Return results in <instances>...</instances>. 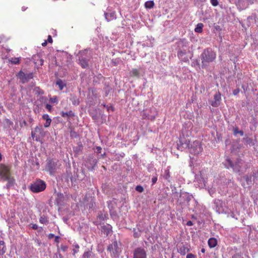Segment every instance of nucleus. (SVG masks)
<instances>
[{"label":"nucleus","instance_id":"9b49d317","mask_svg":"<svg viewBox=\"0 0 258 258\" xmlns=\"http://www.w3.org/2000/svg\"><path fill=\"white\" fill-rule=\"evenodd\" d=\"M17 76L22 83L25 84L33 78V74L32 73L25 74L23 71H20L17 74Z\"/></svg>","mask_w":258,"mask_h":258},{"label":"nucleus","instance_id":"393cba45","mask_svg":"<svg viewBox=\"0 0 258 258\" xmlns=\"http://www.w3.org/2000/svg\"><path fill=\"white\" fill-rule=\"evenodd\" d=\"M82 258H95V255L91 251L88 250L84 253Z\"/></svg>","mask_w":258,"mask_h":258},{"label":"nucleus","instance_id":"8fccbe9b","mask_svg":"<svg viewBox=\"0 0 258 258\" xmlns=\"http://www.w3.org/2000/svg\"><path fill=\"white\" fill-rule=\"evenodd\" d=\"M30 225L31 228H32L34 230H36L38 228V225L36 224H31Z\"/></svg>","mask_w":258,"mask_h":258},{"label":"nucleus","instance_id":"a18cd8bd","mask_svg":"<svg viewBox=\"0 0 258 258\" xmlns=\"http://www.w3.org/2000/svg\"><path fill=\"white\" fill-rule=\"evenodd\" d=\"M186 258H196V256L191 253H188Z\"/></svg>","mask_w":258,"mask_h":258},{"label":"nucleus","instance_id":"0eeeda50","mask_svg":"<svg viewBox=\"0 0 258 258\" xmlns=\"http://www.w3.org/2000/svg\"><path fill=\"white\" fill-rule=\"evenodd\" d=\"M244 161L240 159H237L235 163H233L229 159H227L224 163L227 168H232L233 171L235 172H241L242 171V166Z\"/></svg>","mask_w":258,"mask_h":258},{"label":"nucleus","instance_id":"f704fd0d","mask_svg":"<svg viewBox=\"0 0 258 258\" xmlns=\"http://www.w3.org/2000/svg\"><path fill=\"white\" fill-rule=\"evenodd\" d=\"M250 167V165L249 163L244 162V164L242 166V173L244 172L248 168H249Z\"/></svg>","mask_w":258,"mask_h":258},{"label":"nucleus","instance_id":"20e7f679","mask_svg":"<svg viewBox=\"0 0 258 258\" xmlns=\"http://www.w3.org/2000/svg\"><path fill=\"white\" fill-rule=\"evenodd\" d=\"M79 53V63L83 68H87L89 66V62L92 56V51L90 49H86L80 51Z\"/></svg>","mask_w":258,"mask_h":258},{"label":"nucleus","instance_id":"052dcab7","mask_svg":"<svg viewBox=\"0 0 258 258\" xmlns=\"http://www.w3.org/2000/svg\"><path fill=\"white\" fill-rule=\"evenodd\" d=\"M6 122L7 123H9V124H13V122H12L10 120H9V119H6Z\"/></svg>","mask_w":258,"mask_h":258},{"label":"nucleus","instance_id":"0e129e2a","mask_svg":"<svg viewBox=\"0 0 258 258\" xmlns=\"http://www.w3.org/2000/svg\"><path fill=\"white\" fill-rule=\"evenodd\" d=\"M47 44V41L45 40L44 42H43L42 43V45L43 46H46Z\"/></svg>","mask_w":258,"mask_h":258},{"label":"nucleus","instance_id":"4468645a","mask_svg":"<svg viewBox=\"0 0 258 258\" xmlns=\"http://www.w3.org/2000/svg\"><path fill=\"white\" fill-rule=\"evenodd\" d=\"M57 160L56 159H49L47 162L46 167L50 173H54L57 168Z\"/></svg>","mask_w":258,"mask_h":258},{"label":"nucleus","instance_id":"774afa93","mask_svg":"<svg viewBox=\"0 0 258 258\" xmlns=\"http://www.w3.org/2000/svg\"><path fill=\"white\" fill-rule=\"evenodd\" d=\"M26 9H27V8H25V7H23L22 8V10L23 11H25Z\"/></svg>","mask_w":258,"mask_h":258},{"label":"nucleus","instance_id":"ea45409f","mask_svg":"<svg viewBox=\"0 0 258 258\" xmlns=\"http://www.w3.org/2000/svg\"><path fill=\"white\" fill-rule=\"evenodd\" d=\"M136 190L139 192H142L144 191V188L141 185H137L136 187Z\"/></svg>","mask_w":258,"mask_h":258},{"label":"nucleus","instance_id":"79ce46f5","mask_svg":"<svg viewBox=\"0 0 258 258\" xmlns=\"http://www.w3.org/2000/svg\"><path fill=\"white\" fill-rule=\"evenodd\" d=\"M251 177L246 176H245V180L248 184H250L251 183Z\"/></svg>","mask_w":258,"mask_h":258},{"label":"nucleus","instance_id":"de8ad7c7","mask_svg":"<svg viewBox=\"0 0 258 258\" xmlns=\"http://www.w3.org/2000/svg\"><path fill=\"white\" fill-rule=\"evenodd\" d=\"M239 91L240 89L239 88H236L233 91V94L234 95H236L239 93Z\"/></svg>","mask_w":258,"mask_h":258},{"label":"nucleus","instance_id":"2eb2a0df","mask_svg":"<svg viewBox=\"0 0 258 258\" xmlns=\"http://www.w3.org/2000/svg\"><path fill=\"white\" fill-rule=\"evenodd\" d=\"M255 0H237V5L242 10L246 9L249 5L254 3Z\"/></svg>","mask_w":258,"mask_h":258},{"label":"nucleus","instance_id":"864d4df0","mask_svg":"<svg viewBox=\"0 0 258 258\" xmlns=\"http://www.w3.org/2000/svg\"><path fill=\"white\" fill-rule=\"evenodd\" d=\"M47 41L49 43L52 42V39L50 35H48Z\"/></svg>","mask_w":258,"mask_h":258},{"label":"nucleus","instance_id":"a211bd4d","mask_svg":"<svg viewBox=\"0 0 258 258\" xmlns=\"http://www.w3.org/2000/svg\"><path fill=\"white\" fill-rule=\"evenodd\" d=\"M105 19L107 21H110L116 18L114 12H106L104 13Z\"/></svg>","mask_w":258,"mask_h":258},{"label":"nucleus","instance_id":"bf43d9fd","mask_svg":"<svg viewBox=\"0 0 258 258\" xmlns=\"http://www.w3.org/2000/svg\"><path fill=\"white\" fill-rule=\"evenodd\" d=\"M193 225V223L192 221H187V222L186 223V225L187 226H192Z\"/></svg>","mask_w":258,"mask_h":258},{"label":"nucleus","instance_id":"c9c22d12","mask_svg":"<svg viewBox=\"0 0 258 258\" xmlns=\"http://www.w3.org/2000/svg\"><path fill=\"white\" fill-rule=\"evenodd\" d=\"M50 102L51 103L57 104L58 103V99H57V96H54L50 98Z\"/></svg>","mask_w":258,"mask_h":258},{"label":"nucleus","instance_id":"4c0bfd02","mask_svg":"<svg viewBox=\"0 0 258 258\" xmlns=\"http://www.w3.org/2000/svg\"><path fill=\"white\" fill-rule=\"evenodd\" d=\"M131 74L133 76H139V72L137 69H133L131 72Z\"/></svg>","mask_w":258,"mask_h":258},{"label":"nucleus","instance_id":"4be33fe9","mask_svg":"<svg viewBox=\"0 0 258 258\" xmlns=\"http://www.w3.org/2000/svg\"><path fill=\"white\" fill-rule=\"evenodd\" d=\"M70 100L72 104L75 106H77L80 103L79 99L75 95H71Z\"/></svg>","mask_w":258,"mask_h":258},{"label":"nucleus","instance_id":"e433bc0d","mask_svg":"<svg viewBox=\"0 0 258 258\" xmlns=\"http://www.w3.org/2000/svg\"><path fill=\"white\" fill-rule=\"evenodd\" d=\"M102 105L105 107L108 112H110V111H113L114 110L113 107L112 106H108L105 104H102Z\"/></svg>","mask_w":258,"mask_h":258},{"label":"nucleus","instance_id":"dca6fc26","mask_svg":"<svg viewBox=\"0 0 258 258\" xmlns=\"http://www.w3.org/2000/svg\"><path fill=\"white\" fill-rule=\"evenodd\" d=\"M214 101H212L211 104L213 107H217L220 105L221 100V94L219 92L216 93L214 97Z\"/></svg>","mask_w":258,"mask_h":258},{"label":"nucleus","instance_id":"a878e982","mask_svg":"<svg viewBox=\"0 0 258 258\" xmlns=\"http://www.w3.org/2000/svg\"><path fill=\"white\" fill-rule=\"evenodd\" d=\"M6 251L5 242L3 240L0 241V255H3Z\"/></svg>","mask_w":258,"mask_h":258},{"label":"nucleus","instance_id":"e2e57ef3","mask_svg":"<svg viewBox=\"0 0 258 258\" xmlns=\"http://www.w3.org/2000/svg\"><path fill=\"white\" fill-rule=\"evenodd\" d=\"M196 65H199L198 61H197L196 62H192V64H191L192 66H195Z\"/></svg>","mask_w":258,"mask_h":258},{"label":"nucleus","instance_id":"c85d7f7f","mask_svg":"<svg viewBox=\"0 0 258 258\" xmlns=\"http://www.w3.org/2000/svg\"><path fill=\"white\" fill-rule=\"evenodd\" d=\"M189 251V248H188L187 247L185 246L184 245L181 246L179 248V252L182 255H185Z\"/></svg>","mask_w":258,"mask_h":258},{"label":"nucleus","instance_id":"7c9ffc66","mask_svg":"<svg viewBox=\"0 0 258 258\" xmlns=\"http://www.w3.org/2000/svg\"><path fill=\"white\" fill-rule=\"evenodd\" d=\"M204 25L203 23H198L195 29V31L197 33H201L203 31Z\"/></svg>","mask_w":258,"mask_h":258},{"label":"nucleus","instance_id":"3c124183","mask_svg":"<svg viewBox=\"0 0 258 258\" xmlns=\"http://www.w3.org/2000/svg\"><path fill=\"white\" fill-rule=\"evenodd\" d=\"M157 181V177L155 176L152 178V184H154Z\"/></svg>","mask_w":258,"mask_h":258},{"label":"nucleus","instance_id":"f8f14e48","mask_svg":"<svg viewBox=\"0 0 258 258\" xmlns=\"http://www.w3.org/2000/svg\"><path fill=\"white\" fill-rule=\"evenodd\" d=\"M214 204L216 211L218 213H223L226 212L225 209V203L219 199H216L214 202Z\"/></svg>","mask_w":258,"mask_h":258},{"label":"nucleus","instance_id":"5701e85b","mask_svg":"<svg viewBox=\"0 0 258 258\" xmlns=\"http://www.w3.org/2000/svg\"><path fill=\"white\" fill-rule=\"evenodd\" d=\"M108 215L106 213L100 212L97 216V219L99 220L100 223L104 221L107 218Z\"/></svg>","mask_w":258,"mask_h":258},{"label":"nucleus","instance_id":"473e14b6","mask_svg":"<svg viewBox=\"0 0 258 258\" xmlns=\"http://www.w3.org/2000/svg\"><path fill=\"white\" fill-rule=\"evenodd\" d=\"M234 135L236 136L237 134H239L241 137L243 136L244 134L242 131L239 130L238 127H235L233 130Z\"/></svg>","mask_w":258,"mask_h":258},{"label":"nucleus","instance_id":"13d9d810","mask_svg":"<svg viewBox=\"0 0 258 258\" xmlns=\"http://www.w3.org/2000/svg\"><path fill=\"white\" fill-rule=\"evenodd\" d=\"M54 237H55V236L52 233H50L48 235V237L49 239H51V238H53Z\"/></svg>","mask_w":258,"mask_h":258},{"label":"nucleus","instance_id":"37998d69","mask_svg":"<svg viewBox=\"0 0 258 258\" xmlns=\"http://www.w3.org/2000/svg\"><path fill=\"white\" fill-rule=\"evenodd\" d=\"M75 246V248L73 249L74 254L78 252V249L79 248V246L78 244H76Z\"/></svg>","mask_w":258,"mask_h":258},{"label":"nucleus","instance_id":"338daca9","mask_svg":"<svg viewBox=\"0 0 258 258\" xmlns=\"http://www.w3.org/2000/svg\"><path fill=\"white\" fill-rule=\"evenodd\" d=\"M43 63V60L42 59H41L40 60V65L42 66Z\"/></svg>","mask_w":258,"mask_h":258},{"label":"nucleus","instance_id":"f03ea898","mask_svg":"<svg viewBox=\"0 0 258 258\" xmlns=\"http://www.w3.org/2000/svg\"><path fill=\"white\" fill-rule=\"evenodd\" d=\"M216 57V53L211 48H208L205 49L201 55L202 59V67L206 68L209 64L213 62Z\"/></svg>","mask_w":258,"mask_h":258},{"label":"nucleus","instance_id":"423d86ee","mask_svg":"<svg viewBox=\"0 0 258 258\" xmlns=\"http://www.w3.org/2000/svg\"><path fill=\"white\" fill-rule=\"evenodd\" d=\"M121 244L117 241L116 239L113 240L112 243L107 246V250L110 253L112 257L117 258L121 252Z\"/></svg>","mask_w":258,"mask_h":258},{"label":"nucleus","instance_id":"c03bdc74","mask_svg":"<svg viewBox=\"0 0 258 258\" xmlns=\"http://www.w3.org/2000/svg\"><path fill=\"white\" fill-rule=\"evenodd\" d=\"M35 90H36V91L37 92V93L39 94H44V91L42 90H41L39 87L36 88Z\"/></svg>","mask_w":258,"mask_h":258},{"label":"nucleus","instance_id":"bb28decb","mask_svg":"<svg viewBox=\"0 0 258 258\" xmlns=\"http://www.w3.org/2000/svg\"><path fill=\"white\" fill-rule=\"evenodd\" d=\"M56 85L58 86L60 90H62L63 89V88L66 86V84L61 79H58L56 81Z\"/></svg>","mask_w":258,"mask_h":258},{"label":"nucleus","instance_id":"2f4dec72","mask_svg":"<svg viewBox=\"0 0 258 258\" xmlns=\"http://www.w3.org/2000/svg\"><path fill=\"white\" fill-rule=\"evenodd\" d=\"M154 6V3L153 1H148L146 2L145 4V8L147 9H151Z\"/></svg>","mask_w":258,"mask_h":258},{"label":"nucleus","instance_id":"6ab92c4d","mask_svg":"<svg viewBox=\"0 0 258 258\" xmlns=\"http://www.w3.org/2000/svg\"><path fill=\"white\" fill-rule=\"evenodd\" d=\"M42 118L45 120V122L44 124V127H49L51 122V119L49 117V115L47 114H45L43 115Z\"/></svg>","mask_w":258,"mask_h":258},{"label":"nucleus","instance_id":"49530a36","mask_svg":"<svg viewBox=\"0 0 258 258\" xmlns=\"http://www.w3.org/2000/svg\"><path fill=\"white\" fill-rule=\"evenodd\" d=\"M45 108L48 110V111H49V112H51V110H52V106L49 104H46V105H45Z\"/></svg>","mask_w":258,"mask_h":258},{"label":"nucleus","instance_id":"72a5a7b5","mask_svg":"<svg viewBox=\"0 0 258 258\" xmlns=\"http://www.w3.org/2000/svg\"><path fill=\"white\" fill-rule=\"evenodd\" d=\"M20 59V57H12L10 59V61L13 64H17L19 63Z\"/></svg>","mask_w":258,"mask_h":258},{"label":"nucleus","instance_id":"680f3d73","mask_svg":"<svg viewBox=\"0 0 258 258\" xmlns=\"http://www.w3.org/2000/svg\"><path fill=\"white\" fill-rule=\"evenodd\" d=\"M155 116H153V115L148 116V118L150 119L151 120H153L155 119Z\"/></svg>","mask_w":258,"mask_h":258},{"label":"nucleus","instance_id":"603ef678","mask_svg":"<svg viewBox=\"0 0 258 258\" xmlns=\"http://www.w3.org/2000/svg\"><path fill=\"white\" fill-rule=\"evenodd\" d=\"M140 235V233L139 232H134V236L135 237L137 238L139 237Z\"/></svg>","mask_w":258,"mask_h":258},{"label":"nucleus","instance_id":"ddd939ff","mask_svg":"<svg viewBox=\"0 0 258 258\" xmlns=\"http://www.w3.org/2000/svg\"><path fill=\"white\" fill-rule=\"evenodd\" d=\"M133 258H147V252L142 247H137L133 252Z\"/></svg>","mask_w":258,"mask_h":258},{"label":"nucleus","instance_id":"c756f323","mask_svg":"<svg viewBox=\"0 0 258 258\" xmlns=\"http://www.w3.org/2000/svg\"><path fill=\"white\" fill-rule=\"evenodd\" d=\"M39 222L41 224L47 225L49 223V220L45 216L42 215L39 218Z\"/></svg>","mask_w":258,"mask_h":258},{"label":"nucleus","instance_id":"09e8293b","mask_svg":"<svg viewBox=\"0 0 258 258\" xmlns=\"http://www.w3.org/2000/svg\"><path fill=\"white\" fill-rule=\"evenodd\" d=\"M68 246L66 245H61L60 246V249L63 251H66L68 249Z\"/></svg>","mask_w":258,"mask_h":258},{"label":"nucleus","instance_id":"69168bd1","mask_svg":"<svg viewBox=\"0 0 258 258\" xmlns=\"http://www.w3.org/2000/svg\"><path fill=\"white\" fill-rule=\"evenodd\" d=\"M37 134L35 133V130L33 132H32L31 135L33 138H34V136Z\"/></svg>","mask_w":258,"mask_h":258},{"label":"nucleus","instance_id":"a19ab883","mask_svg":"<svg viewBox=\"0 0 258 258\" xmlns=\"http://www.w3.org/2000/svg\"><path fill=\"white\" fill-rule=\"evenodd\" d=\"M211 4L214 7H216L218 5L219 2L218 0H210Z\"/></svg>","mask_w":258,"mask_h":258},{"label":"nucleus","instance_id":"4d7b16f0","mask_svg":"<svg viewBox=\"0 0 258 258\" xmlns=\"http://www.w3.org/2000/svg\"><path fill=\"white\" fill-rule=\"evenodd\" d=\"M59 239H60V237L59 236H55V239H54L55 242H56V243H58Z\"/></svg>","mask_w":258,"mask_h":258},{"label":"nucleus","instance_id":"6e6552de","mask_svg":"<svg viewBox=\"0 0 258 258\" xmlns=\"http://www.w3.org/2000/svg\"><path fill=\"white\" fill-rule=\"evenodd\" d=\"M182 134L183 137H180L179 139V143L177 144V149L181 151H186L189 152L190 145V141L188 139L184 137V131L182 130Z\"/></svg>","mask_w":258,"mask_h":258},{"label":"nucleus","instance_id":"58836bf2","mask_svg":"<svg viewBox=\"0 0 258 258\" xmlns=\"http://www.w3.org/2000/svg\"><path fill=\"white\" fill-rule=\"evenodd\" d=\"M39 100L41 103H46L47 102V98L45 96H40L39 98Z\"/></svg>","mask_w":258,"mask_h":258},{"label":"nucleus","instance_id":"1a4fd4ad","mask_svg":"<svg viewBox=\"0 0 258 258\" xmlns=\"http://www.w3.org/2000/svg\"><path fill=\"white\" fill-rule=\"evenodd\" d=\"M46 188L45 182L41 179H38L30 185V189L33 192L38 193L43 191Z\"/></svg>","mask_w":258,"mask_h":258},{"label":"nucleus","instance_id":"6e6d98bb","mask_svg":"<svg viewBox=\"0 0 258 258\" xmlns=\"http://www.w3.org/2000/svg\"><path fill=\"white\" fill-rule=\"evenodd\" d=\"M232 258H241V256L240 254L237 253V254H234L232 256Z\"/></svg>","mask_w":258,"mask_h":258},{"label":"nucleus","instance_id":"39448f33","mask_svg":"<svg viewBox=\"0 0 258 258\" xmlns=\"http://www.w3.org/2000/svg\"><path fill=\"white\" fill-rule=\"evenodd\" d=\"M174 199H177V204L181 206L188 205V203L193 198L191 195L186 192H181L179 195L177 192L173 193Z\"/></svg>","mask_w":258,"mask_h":258},{"label":"nucleus","instance_id":"f257e3e1","mask_svg":"<svg viewBox=\"0 0 258 258\" xmlns=\"http://www.w3.org/2000/svg\"><path fill=\"white\" fill-rule=\"evenodd\" d=\"M0 180L7 181L5 187L7 189L15 188L16 183L15 179L11 175L10 168L3 164H0Z\"/></svg>","mask_w":258,"mask_h":258},{"label":"nucleus","instance_id":"cd10ccee","mask_svg":"<svg viewBox=\"0 0 258 258\" xmlns=\"http://www.w3.org/2000/svg\"><path fill=\"white\" fill-rule=\"evenodd\" d=\"M60 114L63 117H68V118L74 116V113L72 110L69 112L61 111Z\"/></svg>","mask_w":258,"mask_h":258},{"label":"nucleus","instance_id":"9d476101","mask_svg":"<svg viewBox=\"0 0 258 258\" xmlns=\"http://www.w3.org/2000/svg\"><path fill=\"white\" fill-rule=\"evenodd\" d=\"M202 150L203 148L200 142L195 141L190 144L189 152L190 154L197 155L201 153Z\"/></svg>","mask_w":258,"mask_h":258},{"label":"nucleus","instance_id":"f3484780","mask_svg":"<svg viewBox=\"0 0 258 258\" xmlns=\"http://www.w3.org/2000/svg\"><path fill=\"white\" fill-rule=\"evenodd\" d=\"M101 232L106 236H108L112 232V226L108 224L102 226Z\"/></svg>","mask_w":258,"mask_h":258},{"label":"nucleus","instance_id":"412c9836","mask_svg":"<svg viewBox=\"0 0 258 258\" xmlns=\"http://www.w3.org/2000/svg\"><path fill=\"white\" fill-rule=\"evenodd\" d=\"M35 133L38 135L39 138L43 137L45 135V133L42 127H36L35 128Z\"/></svg>","mask_w":258,"mask_h":258},{"label":"nucleus","instance_id":"5fc2aeb1","mask_svg":"<svg viewBox=\"0 0 258 258\" xmlns=\"http://www.w3.org/2000/svg\"><path fill=\"white\" fill-rule=\"evenodd\" d=\"M101 150H102V148L100 147H96V152L97 153H101Z\"/></svg>","mask_w":258,"mask_h":258},{"label":"nucleus","instance_id":"7ed1b4c3","mask_svg":"<svg viewBox=\"0 0 258 258\" xmlns=\"http://www.w3.org/2000/svg\"><path fill=\"white\" fill-rule=\"evenodd\" d=\"M190 53L188 44L186 41H181L178 44L177 56L179 59L184 62L188 61L189 56L188 54ZM191 58V56L189 57Z\"/></svg>","mask_w":258,"mask_h":258},{"label":"nucleus","instance_id":"b1692460","mask_svg":"<svg viewBox=\"0 0 258 258\" xmlns=\"http://www.w3.org/2000/svg\"><path fill=\"white\" fill-rule=\"evenodd\" d=\"M208 245L210 248L215 247L217 244V240L215 238H210L208 241Z\"/></svg>","mask_w":258,"mask_h":258},{"label":"nucleus","instance_id":"aec40b11","mask_svg":"<svg viewBox=\"0 0 258 258\" xmlns=\"http://www.w3.org/2000/svg\"><path fill=\"white\" fill-rule=\"evenodd\" d=\"M170 167L168 166L166 169L164 170V173L162 175L163 178L168 182H170V173L169 171Z\"/></svg>","mask_w":258,"mask_h":258}]
</instances>
